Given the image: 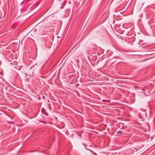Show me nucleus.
<instances>
[{
  "label": "nucleus",
  "instance_id": "nucleus-2",
  "mask_svg": "<svg viewBox=\"0 0 155 155\" xmlns=\"http://www.w3.org/2000/svg\"><path fill=\"white\" fill-rule=\"evenodd\" d=\"M89 150L91 153H92L94 154V155H97L95 152H94L93 151L90 150L89 149Z\"/></svg>",
  "mask_w": 155,
  "mask_h": 155
},
{
  "label": "nucleus",
  "instance_id": "nucleus-5",
  "mask_svg": "<svg viewBox=\"0 0 155 155\" xmlns=\"http://www.w3.org/2000/svg\"><path fill=\"white\" fill-rule=\"evenodd\" d=\"M104 102H106V101L105 100H103V101Z\"/></svg>",
  "mask_w": 155,
  "mask_h": 155
},
{
  "label": "nucleus",
  "instance_id": "nucleus-3",
  "mask_svg": "<svg viewBox=\"0 0 155 155\" xmlns=\"http://www.w3.org/2000/svg\"><path fill=\"white\" fill-rule=\"evenodd\" d=\"M122 133V131H117V134H119Z\"/></svg>",
  "mask_w": 155,
  "mask_h": 155
},
{
  "label": "nucleus",
  "instance_id": "nucleus-1",
  "mask_svg": "<svg viewBox=\"0 0 155 155\" xmlns=\"http://www.w3.org/2000/svg\"><path fill=\"white\" fill-rule=\"evenodd\" d=\"M146 113V110H141L139 113V118L143 119L146 118L147 117Z\"/></svg>",
  "mask_w": 155,
  "mask_h": 155
},
{
  "label": "nucleus",
  "instance_id": "nucleus-4",
  "mask_svg": "<svg viewBox=\"0 0 155 155\" xmlns=\"http://www.w3.org/2000/svg\"><path fill=\"white\" fill-rule=\"evenodd\" d=\"M50 27H49V28H50ZM45 28H48V27H47L46 26H45Z\"/></svg>",
  "mask_w": 155,
  "mask_h": 155
}]
</instances>
